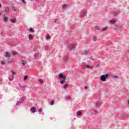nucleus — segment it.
Returning <instances> with one entry per match:
<instances>
[{"mask_svg": "<svg viewBox=\"0 0 129 129\" xmlns=\"http://www.w3.org/2000/svg\"><path fill=\"white\" fill-rule=\"evenodd\" d=\"M58 77L59 79H62L61 81H59V83H60V84H64V83L66 82V76L60 74L59 75Z\"/></svg>", "mask_w": 129, "mask_h": 129, "instance_id": "f257e3e1", "label": "nucleus"}, {"mask_svg": "<svg viewBox=\"0 0 129 129\" xmlns=\"http://www.w3.org/2000/svg\"><path fill=\"white\" fill-rule=\"evenodd\" d=\"M26 100V97H22L20 99V101H17L16 104L17 105H21V104H22V103H24V101Z\"/></svg>", "mask_w": 129, "mask_h": 129, "instance_id": "f03ea898", "label": "nucleus"}, {"mask_svg": "<svg viewBox=\"0 0 129 129\" xmlns=\"http://www.w3.org/2000/svg\"><path fill=\"white\" fill-rule=\"evenodd\" d=\"M107 77H108V74L102 75L100 77L101 81H103V82L106 81V78H107Z\"/></svg>", "mask_w": 129, "mask_h": 129, "instance_id": "7ed1b4c3", "label": "nucleus"}, {"mask_svg": "<svg viewBox=\"0 0 129 129\" xmlns=\"http://www.w3.org/2000/svg\"><path fill=\"white\" fill-rule=\"evenodd\" d=\"M3 21L4 22V23H8L9 22V17L6 15H3Z\"/></svg>", "mask_w": 129, "mask_h": 129, "instance_id": "20e7f679", "label": "nucleus"}, {"mask_svg": "<svg viewBox=\"0 0 129 129\" xmlns=\"http://www.w3.org/2000/svg\"><path fill=\"white\" fill-rule=\"evenodd\" d=\"M86 15H87V12H86V11H84L82 12V13H81L80 17L84 18V17H85V16H86Z\"/></svg>", "mask_w": 129, "mask_h": 129, "instance_id": "39448f33", "label": "nucleus"}, {"mask_svg": "<svg viewBox=\"0 0 129 129\" xmlns=\"http://www.w3.org/2000/svg\"><path fill=\"white\" fill-rule=\"evenodd\" d=\"M91 111L92 113H94V114H97V113H98V111H97V110L94 108H93V109L91 110Z\"/></svg>", "mask_w": 129, "mask_h": 129, "instance_id": "423d86ee", "label": "nucleus"}, {"mask_svg": "<svg viewBox=\"0 0 129 129\" xmlns=\"http://www.w3.org/2000/svg\"><path fill=\"white\" fill-rule=\"evenodd\" d=\"M76 47V44L75 43L70 46V50H73Z\"/></svg>", "mask_w": 129, "mask_h": 129, "instance_id": "0eeeda50", "label": "nucleus"}, {"mask_svg": "<svg viewBox=\"0 0 129 129\" xmlns=\"http://www.w3.org/2000/svg\"><path fill=\"white\" fill-rule=\"evenodd\" d=\"M5 57H6V58H10V57H11V53L9 52H6Z\"/></svg>", "mask_w": 129, "mask_h": 129, "instance_id": "6e6552de", "label": "nucleus"}, {"mask_svg": "<svg viewBox=\"0 0 129 129\" xmlns=\"http://www.w3.org/2000/svg\"><path fill=\"white\" fill-rule=\"evenodd\" d=\"M21 64L23 65V66H25V65L27 64V61L22 60Z\"/></svg>", "mask_w": 129, "mask_h": 129, "instance_id": "1a4fd4ad", "label": "nucleus"}, {"mask_svg": "<svg viewBox=\"0 0 129 129\" xmlns=\"http://www.w3.org/2000/svg\"><path fill=\"white\" fill-rule=\"evenodd\" d=\"M63 89H67L68 88V84H66L63 86Z\"/></svg>", "mask_w": 129, "mask_h": 129, "instance_id": "9d476101", "label": "nucleus"}, {"mask_svg": "<svg viewBox=\"0 0 129 129\" xmlns=\"http://www.w3.org/2000/svg\"><path fill=\"white\" fill-rule=\"evenodd\" d=\"M82 111H79L77 112V115H78L79 116H80V115H82Z\"/></svg>", "mask_w": 129, "mask_h": 129, "instance_id": "9b49d317", "label": "nucleus"}, {"mask_svg": "<svg viewBox=\"0 0 129 129\" xmlns=\"http://www.w3.org/2000/svg\"><path fill=\"white\" fill-rule=\"evenodd\" d=\"M5 12H6V13H9V12H10V8H9V7L6 8Z\"/></svg>", "mask_w": 129, "mask_h": 129, "instance_id": "f8f14e48", "label": "nucleus"}, {"mask_svg": "<svg viewBox=\"0 0 129 129\" xmlns=\"http://www.w3.org/2000/svg\"><path fill=\"white\" fill-rule=\"evenodd\" d=\"M108 28V27L107 26L103 28H102V31H103V32H105V31H106V30H107Z\"/></svg>", "mask_w": 129, "mask_h": 129, "instance_id": "ddd939ff", "label": "nucleus"}, {"mask_svg": "<svg viewBox=\"0 0 129 129\" xmlns=\"http://www.w3.org/2000/svg\"><path fill=\"white\" fill-rule=\"evenodd\" d=\"M100 104V102H95V107H97V106H98Z\"/></svg>", "mask_w": 129, "mask_h": 129, "instance_id": "4468645a", "label": "nucleus"}, {"mask_svg": "<svg viewBox=\"0 0 129 129\" xmlns=\"http://www.w3.org/2000/svg\"><path fill=\"white\" fill-rule=\"evenodd\" d=\"M31 111L33 113L36 112V108L35 107L31 108Z\"/></svg>", "mask_w": 129, "mask_h": 129, "instance_id": "2eb2a0df", "label": "nucleus"}, {"mask_svg": "<svg viewBox=\"0 0 129 129\" xmlns=\"http://www.w3.org/2000/svg\"><path fill=\"white\" fill-rule=\"evenodd\" d=\"M10 22H12V23H13V24H15V23H16V20L15 19H11Z\"/></svg>", "mask_w": 129, "mask_h": 129, "instance_id": "dca6fc26", "label": "nucleus"}, {"mask_svg": "<svg viewBox=\"0 0 129 129\" xmlns=\"http://www.w3.org/2000/svg\"><path fill=\"white\" fill-rule=\"evenodd\" d=\"M95 29L96 31H99V30H100V28L99 27H98V26H95Z\"/></svg>", "mask_w": 129, "mask_h": 129, "instance_id": "f3484780", "label": "nucleus"}, {"mask_svg": "<svg viewBox=\"0 0 129 129\" xmlns=\"http://www.w3.org/2000/svg\"><path fill=\"white\" fill-rule=\"evenodd\" d=\"M12 10L14 11V12H17V9L16 8V7H13L12 8Z\"/></svg>", "mask_w": 129, "mask_h": 129, "instance_id": "a211bd4d", "label": "nucleus"}, {"mask_svg": "<svg viewBox=\"0 0 129 129\" xmlns=\"http://www.w3.org/2000/svg\"><path fill=\"white\" fill-rule=\"evenodd\" d=\"M33 39V37L31 35H29V40H32Z\"/></svg>", "mask_w": 129, "mask_h": 129, "instance_id": "6ab92c4d", "label": "nucleus"}, {"mask_svg": "<svg viewBox=\"0 0 129 129\" xmlns=\"http://www.w3.org/2000/svg\"><path fill=\"white\" fill-rule=\"evenodd\" d=\"M86 68H87V69L90 68V69H92V67L87 64L86 66Z\"/></svg>", "mask_w": 129, "mask_h": 129, "instance_id": "aec40b11", "label": "nucleus"}, {"mask_svg": "<svg viewBox=\"0 0 129 129\" xmlns=\"http://www.w3.org/2000/svg\"><path fill=\"white\" fill-rule=\"evenodd\" d=\"M38 81H39V82H40V83H41V84L43 83V82H44V81L43 80L41 79H39L38 80Z\"/></svg>", "mask_w": 129, "mask_h": 129, "instance_id": "412c9836", "label": "nucleus"}, {"mask_svg": "<svg viewBox=\"0 0 129 129\" xmlns=\"http://www.w3.org/2000/svg\"><path fill=\"white\" fill-rule=\"evenodd\" d=\"M50 38H51V37L50 36V35H46V40L50 39Z\"/></svg>", "mask_w": 129, "mask_h": 129, "instance_id": "4be33fe9", "label": "nucleus"}, {"mask_svg": "<svg viewBox=\"0 0 129 129\" xmlns=\"http://www.w3.org/2000/svg\"><path fill=\"white\" fill-rule=\"evenodd\" d=\"M27 79H28V76H24V79H23L24 80V81H26V80H27Z\"/></svg>", "mask_w": 129, "mask_h": 129, "instance_id": "5701e85b", "label": "nucleus"}, {"mask_svg": "<svg viewBox=\"0 0 129 129\" xmlns=\"http://www.w3.org/2000/svg\"><path fill=\"white\" fill-rule=\"evenodd\" d=\"M110 23L111 24H115V21L114 20H110Z\"/></svg>", "mask_w": 129, "mask_h": 129, "instance_id": "b1692460", "label": "nucleus"}, {"mask_svg": "<svg viewBox=\"0 0 129 129\" xmlns=\"http://www.w3.org/2000/svg\"><path fill=\"white\" fill-rule=\"evenodd\" d=\"M11 73L12 74V77L14 78V76L16 75V73H15L14 72L12 71Z\"/></svg>", "mask_w": 129, "mask_h": 129, "instance_id": "393cba45", "label": "nucleus"}, {"mask_svg": "<svg viewBox=\"0 0 129 129\" xmlns=\"http://www.w3.org/2000/svg\"><path fill=\"white\" fill-rule=\"evenodd\" d=\"M29 31L31 33H34V29H33V28H32L29 29Z\"/></svg>", "mask_w": 129, "mask_h": 129, "instance_id": "a878e982", "label": "nucleus"}, {"mask_svg": "<svg viewBox=\"0 0 129 129\" xmlns=\"http://www.w3.org/2000/svg\"><path fill=\"white\" fill-rule=\"evenodd\" d=\"M38 55H39V54H38V53H35L34 54V58H35V59H36V58H37V57H38Z\"/></svg>", "mask_w": 129, "mask_h": 129, "instance_id": "bb28decb", "label": "nucleus"}, {"mask_svg": "<svg viewBox=\"0 0 129 129\" xmlns=\"http://www.w3.org/2000/svg\"><path fill=\"white\" fill-rule=\"evenodd\" d=\"M112 78L113 79H115V78H118V77L116 76H112Z\"/></svg>", "mask_w": 129, "mask_h": 129, "instance_id": "cd10ccee", "label": "nucleus"}, {"mask_svg": "<svg viewBox=\"0 0 129 129\" xmlns=\"http://www.w3.org/2000/svg\"><path fill=\"white\" fill-rule=\"evenodd\" d=\"M90 61H94V59L93 58H92V57H90Z\"/></svg>", "mask_w": 129, "mask_h": 129, "instance_id": "c85d7f7f", "label": "nucleus"}, {"mask_svg": "<svg viewBox=\"0 0 129 129\" xmlns=\"http://www.w3.org/2000/svg\"><path fill=\"white\" fill-rule=\"evenodd\" d=\"M84 53L85 55H87V54H88V51L85 50Z\"/></svg>", "mask_w": 129, "mask_h": 129, "instance_id": "c756f323", "label": "nucleus"}, {"mask_svg": "<svg viewBox=\"0 0 129 129\" xmlns=\"http://www.w3.org/2000/svg\"><path fill=\"white\" fill-rule=\"evenodd\" d=\"M13 55H17V52L15 51H13L12 52Z\"/></svg>", "mask_w": 129, "mask_h": 129, "instance_id": "7c9ffc66", "label": "nucleus"}, {"mask_svg": "<svg viewBox=\"0 0 129 129\" xmlns=\"http://www.w3.org/2000/svg\"><path fill=\"white\" fill-rule=\"evenodd\" d=\"M66 98V99H70V96H69V95L67 96Z\"/></svg>", "mask_w": 129, "mask_h": 129, "instance_id": "2f4dec72", "label": "nucleus"}, {"mask_svg": "<svg viewBox=\"0 0 129 129\" xmlns=\"http://www.w3.org/2000/svg\"><path fill=\"white\" fill-rule=\"evenodd\" d=\"M9 80L10 81H13V80H14V77H12V78H9Z\"/></svg>", "mask_w": 129, "mask_h": 129, "instance_id": "473e14b6", "label": "nucleus"}, {"mask_svg": "<svg viewBox=\"0 0 129 129\" xmlns=\"http://www.w3.org/2000/svg\"><path fill=\"white\" fill-rule=\"evenodd\" d=\"M38 111L39 112H41L43 111V110L42 109H39L38 110Z\"/></svg>", "mask_w": 129, "mask_h": 129, "instance_id": "72a5a7b5", "label": "nucleus"}, {"mask_svg": "<svg viewBox=\"0 0 129 129\" xmlns=\"http://www.w3.org/2000/svg\"><path fill=\"white\" fill-rule=\"evenodd\" d=\"M51 105H54V101H52L50 103Z\"/></svg>", "mask_w": 129, "mask_h": 129, "instance_id": "f704fd0d", "label": "nucleus"}, {"mask_svg": "<svg viewBox=\"0 0 129 129\" xmlns=\"http://www.w3.org/2000/svg\"><path fill=\"white\" fill-rule=\"evenodd\" d=\"M66 7V5H62V9H65Z\"/></svg>", "mask_w": 129, "mask_h": 129, "instance_id": "c9c22d12", "label": "nucleus"}, {"mask_svg": "<svg viewBox=\"0 0 129 129\" xmlns=\"http://www.w3.org/2000/svg\"><path fill=\"white\" fill-rule=\"evenodd\" d=\"M1 64H2V65H5V61H1Z\"/></svg>", "mask_w": 129, "mask_h": 129, "instance_id": "e433bc0d", "label": "nucleus"}, {"mask_svg": "<svg viewBox=\"0 0 129 129\" xmlns=\"http://www.w3.org/2000/svg\"><path fill=\"white\" fill-rule=\"evenodd\" d=\"M114 16H117V12H115L114 13Z\"/></svg>", "mask_w": 129, "mask_h": 129, "instance_id": "4c0bfd02", "label": "nucleus"}, {"mask_svg": "<svg viewBox=\"0 0 129 129\" xmlns=\"http://www.w3.org/2000/svg\"><path fill=\"white\" fill-rule=\"evenodd\" d=\"M0 36H3V31H0Z\"/></svg>", "mask_w": 129, "mask_h": 129, "instance_id": "58836bf2", "label": "nucleus"}, {"mask_svg": "<svg viewBox=\"0 0 129 129\" xmlns=\"http://www.w3.org/2000/svg\"><path fill=\"white\" fill-rule=\"evenodd\" d=\"M22 88H24V89H26V88L27 87L26 86H23V87H22Z\"/></svg>", "mask_w": 129, "mask_h": 129, "instance_id": "ea45409f", "label": "nucleus"}, {"mask_svg": "<svg viewBox=\"0 0 129 129\" xmlns=\"http://www.w3.org/2000/svg\"><path fill=\"white\" fill-rule=\"evenodd\" d=\"M23 4H26V3L25 2V0H21Z\"/></svg>", "mask_w": 129, "mask_h": 129, "instance_id": "a19ab883", "label": "nucleus"}, {"mask_svg": "<svg viewBox=\"0 0 129 129\" xmlns=\"http://www.w3.org/2000/svg\"><path fill=\"white\" fill-rule=\"evenodd\" d=\"M84 89H87V86H85V87H84Z\"/></svg>", "mask_w": 129, "mask_h": 129, "instance_id": "79ce46f5", "label": "nucleus"}, {"mask_svg": "<svg viewBox=\"0 0 129 129\" xmlns=\"http://www.w3.org/2000/svg\"><path fill=\"white\" fill-rule=\"evenodd\" d=\"M57 21V19L54 20V23H56V21Z\"/></svg>", "mask_w": 129, "mask_h": 129, "instance_id": "37998d69", "label": "nucleus"}, {"mask_svg": "<svg viewBox=\"0 0 129 129\" xmlns=\"http://www.w3.org/2000/svg\"><path fill=\"white\" fill-rule=\"evenodd\" d=\"M0 8H2V4H0Z\"/></svg>", "mask_w": 129, "mask_h": 129, "instance_id": "c03bdc74", "label": "nucleus"}, {"mask_svg": "<svg viewBox=\"0 0 129 129\" xmlns=\"http://www.w3.org/2000/svg\"><path fill=\"white\" fill-rule=\"evenodd\" d=\"M0 16H1V13H0Z\"/></svg>", "mask_w": 129, "mask_h": 129, "instance_id": "a18cd8bd", "label": "nucleus"}]
</instances>
